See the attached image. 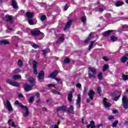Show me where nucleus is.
I'll use <instances>...</instances> for the list:
<instances>
[{
    "label": "nucleus",
    "mask_w": 128,
    "mask_h": 128,
    "mask_svg": "<svg viewBox=\"0 0 128 128\" xmlns=\"http://www.w3.org/2000/svg\"><path fill=\"white\" fill-rule=\"evenodd\" d=\"M88 70V76L90 80H92L94 82L96 79V68L92 67H89Z\"/></svg>",
    "instance_id": "f257e3e1"
},
{
    "label": "nucleus",
    "mask_w": 128,
    "mask_h": 128,
    "mask_svg": "<svg viewBox=\"0 0 128 128\" xmlns=\"http://www.w3.org/2000/svg\"><path fill=\"white\" fill-rule=\"evenodd\" d=\"M15 104H16V106H18L20 108H22V110H25L26 112L24 114V118H26L27 116H28L30 114V112H28V106L22 105V103H20L18 100L15 101Z\"/></svg>",
    "instance_id": "f03ea898"
},
{
    "label": "nucleus",
    "mask_w": 128,
    "mask_h": 128,
    "mask_svg": "<svg viewBox=\"0 0 128 128\" xmlns=\"http://www.w3.org/2000/svg\"><path fill=\"white\" fill-rule=\"evenodd\" d=\"M6 82L7 84H9L10 86H16V88H18L20 86V83L18 82H14L13 80L8 79L6 80Z\"/></svg>",
    "instance_id": "7ed1b4c3"
},
{
    "label": "nucleus",
    "mask_w": 128,
    "mask_h": 128,
    "mask_svg": "<svg viewBox=\"0 0 128 128\" xmlns=\"http://www.w3.org/2000/svg\"><path fill=\"white\" fill-rule=\"evenodd\" d=\"M30 34L32 36H44L42 32H40V30H34L31 31Z\"/></svg>",
    "instance_id": "20e7f679"
},
{
    "label": "nucleus",
    "mask_w": 128,
    "mask_h": 128,
    "mask_svg": "<svg viewBox=\"0 0 128 128\" xmlns=\"http://www.w3.org/2000/svg\"><path fill=\"white\" fill-rule=\"evenodd\" d=\"M122 102L123 104L124 108L126 110L128 108V97L126 96H123L122 98Z\"/></svg>",
    "instance_id": "39448f33"
},
{
    "label": "nucleus",
    "mask_w": 128,
    "mask_h": 128,
    "mask_svg": "<svg viewBox=\"0 0 128 128\" xmlns=\"http://www.w3.org/2000/svg\"><path fill=\"white\" fill-rule=\"evenodd\" d=\"M112 96H115V98H114V102H118L120 98V92L118 91H115L112 94Z\"/></svg>",
    "instance_id": "423d86ee"
},
{
    "label": "nucleus",
    "mask_w": 128,
    "mask_h": 128,
    "mask_svg": "<svg viewBox=\"0 0 128 128\" xmlns=\"http://www.w3.org/2000/svg\"><path fill=\"white\" fill-rule=\"evenodd\" d=\"M32 64L34 74H38V68L36 67L38 66V62L36 60H33L32 62Z\"/></svg>",
    "instance_id": "0eeeda50"
},
{
    "label": "nucleus",
    "mask_w": 128,
    "mask_h": 128,
    "mask_svg": "<svg viewBox=\"0 0 128 128\" xmlns=\"http://www.w3.org/2000/svg\"><path fill=\"white\" fill-rule=\"evenodd\" d=\"M38 80L40 82H42V81L40 80L44 78V71L42 70L38 73Z\"/></svg>",
    "instance_id": "6e6552de"
},
{
    "label": "nucleus",
    "mask_w": 128,
    "mask_h": 128,
    "mask_svg": "<svg viewBox=\"0 0 128 128\" xmlns=\"http://www.w3.org/2000/svg\"><path fill=\"white\" fill-rule=\"evenodd\" d=\"M58 74V70H56L48 76V78H56V76Z\"/></svg>",
    "instance_id": "1a4fd4ad"
},
{
    "label": "nucleus",
    "mask_w": 128,
    "mask_h": 128,
    "mask_svg": "<svg viewBox=\"0 0 128 128\" xmlns=\"http://www.w3.org/2000/svg\"><path fill=\"white\" fill-rule=\"evenodd\" d=\"M103 104H104V108H110V106H112V104L109 102H108V98H104L103 99Z\"/></svg>",
    "instance_id": "9d476101"
},
{
    "label": "nucleus",
    "mask_w": 128,
    "mask_h": 128,
    "mask_svg": "<svg viewBox=\"0 0 128 128\" xmlns=\"http://www.w3.org/2000/svg\"><path fill=\"white\" fill-rule=\"evenodd\" d=\"M6 108L8 109V112H12V106L10 102L8 100H6Z\"/></svg>",
    "instance_id": "9b49d317"
},
{
    "label": "nucleus",
    "mask_w": 128,
    "mask_h": 128,
    "mask_svg": "<svg viewBox=\"0 0 128 128\" xmlns=\"http://www.w3.org/2000/svg\"><path fill=\"white\" fill-rule=\"evenodd\" d=\"M94 94H96V92H94V90H91L89 91L88 96L91 100H94Z\"/></svg>",
    "instance_id": "f8f14e48"
},
{
    "label": "nucleus",
    "mask_w": 128,
    "mask_h": 128,
    "mask_svg": "<svg viewBox=\"0 0 128 128\" xmlns=\"http://www.w3.org/2000/svg\"><path fill=\"white\" fill-rule=\"evenodd\" d=\"M28 80L30 84L29 85L31 86L32 87L34 86V84H36V79L32 77H29Z\"/></svg>",
    "instance_id": "ddd939ff"
},
{
    "label": "nucleus",
    "mask_w": 128,
    "mask_h": 128,
    "mask_svg": "<svg viewBox=\"0 0 128 128\" xmlns=\"http://www.w3.org/2000/svg\"><path fill=\"white\" fill-rule=\"evenodd\" d=\"M72 20H68L67 22L65 27L64 28V30H68L70 28V26H72Z\"/></svg>",
    "instance_id": "4468645a"
},
{
    "label": "nucleus",
    "mask_w": 128,
    "mask_h": 128,
    "mask_svg": "<svg viewBox=\"0 0 128 128\" xmlns=\"http://www.w3.org/2000/svg\"><path fill=\"white\" fill-rule=\"evenodd\" d=\"M32 86L28 84V83L25 84L24 86V90L25 92H30V90H32Z\"/></svg>",
    "instance_id": "2eb2a0df"
},
{
    "label": "nucleus",
    "mask_w": 128,
    "mask_h": 128,
    "mask_svg": "<svg viewBox=\"0 0 128 128\" xmlns=\"http://www.w3.org/2000/svg\"><path fill=\"white\" fill-rule=\"evenodd\" d=\"M5 18H6V22H7L12 24V20H14L12 16H6Z\"/></svg>",
    "instance_id": "dca6fc26"
},
{
    "label": "nucleus",
    "mask_w": 128,
    "mask_h": 128,
    "mask_svg": "<svg viewBox=\"0 0 128 128\" xmlns=\"http://www.w3.org/2000/svg\"><path fill=\"white\" fill-rule=\"evenodd\" d=\"M67 108L68 107L66 106L62 105L56 108V112H60V110H62V112H66Z\"/></svg>",
    "instance_id": "f3484780"
},
{
    "label": "nucleus",
    "mask_w": 128,
    "mask_h": 128,
    "mask_svg": "<svg viewBox=\"0 0 128 128\" xmlns=\"http://www.w3.org/2000/svg\"><path fill=\"white\" fill-rule=\"evenodd\" d=\"M34 14L30 12H27L26 14V16L28 20L30 18H34Z\"/></svg>",
    "instance_id": "a211bd4d"
},
{
    "label": "nucleus",
    "mask_w": 128,
    "mask_h": 128,
    "mask_svg": "<svg viewBox=\"0 0 128 128\" xmlns=\"http://www.w3.org/2000/svg\"><path fill=\"white\" fill-rule=\"evenodd\" d=\"M112 32H114V30H108L103 33V36L106 37L108 36Z\"/></svg>",
    "instance_id": "6ab92c4d"
},
{
    "label": "nucleus",
    "mask_w": 128,
    "mask_h": 128,
    "mask_svg": "<svg viewBox=\"0 0 128 128\" xmlns=\"http://www.w3.org/2000/svg\"><path fill=\"white\" fill-rule=\"evenodd\" d=\"M11 5L13 7V8H15L16 10L18 9V4H16V0H12Z\"/></svg>",
    "instance_id": "aec40b11"
},
{
    "label": "nucleus",
    "mask_w": 128,
    "mask_h": 128,
    "mask_svg": "<svg viewBox=\"0 0 128 128\" xmlns=\"http://www.w3.org/2000/svg\"><path fill=\"white\" fill-rule=\"evenodd\" d=\"M124 2L122 1H117L115 4L116 6H124Z\"/></svg>",
    "instance_id": "412c9836"
},
{
    "label": "nucleus",
    "mask_w": 128,
    "mask_h": 128,
    "mask_svg": "<svg viewBox=\"0 0 128 128\" xmlns=\"http://www.w3.org/2000/svg\"><path fill=\"white\" fill-rule=\"evenodd\" d=\"M92 34L90 33L89 34L88 38H86L85 40H84L83 42H84V44H88V42H90V40H92Z\"/></svg>",
    "instance_id": "4be33fe9"
},
{
    "label": "nucleus",
    "mask_w": 128,
    "mask_h": 128,
    "mask_svg": "<svg viewBox=\"0 0 128 128\" xmlns=\"http://www.w3.org/2000/svg\"><path fill=\"white\" fill-rule=\"evenodd\" d=\"M128 57L126 56V54L122 56V58H120V62L122 63V64H124V62H128Z\"/></svg>",
    "instance_id": "5701e85b"
},
{
    "label": "nucleus",
    "mask_w": 128,
    "mask_h": 128,
    "mask_svg": "<svg viewBox=\"0 0 128 128\" xmlns=\"http://www.w3.org/2000/svg\"><path fill=\"white\" fill-rule=\"evenodd\" d=\"M6 44H10V42L8 41H6V40H0V46H6Z\"/></svg>",
    "instance_id": "b1692460"
},
{
    "label": "nucleus",
    "mask_w": 128,
    "mask_h": 128,
    "mask_svg": "<svg viewBox=\"0 0 128 128\" xmlns=\"http://www.w3.org/2000/svg\"><path fill=\"white\" fill-rule=\"evenodd\" d=\"M12 78L15 80H20V78H22V76L18 74H14Z\"/></svg>",
    "instance_id": "393cba45"
},
{
    "label": "nucleus",
    "mask_w": 128,
    "mask_h": 128,
    "mask_svg": "<svg viewBox=\"0 0 128 128\" xmlns=\"http://www.w3.org/2000/svg\"><path fill=\"white\" fill-rule=\"evenodd\" d=\"M80 95H78V99L76 100V106H80Z\"/></svg>",
    "instance_id": "a878e982"
},
{
    "label": "nucleus",
    "mask_w": 128,
    "mask_h": 128,
    "mask_svg": "<svg viewBox=\"0 0 128 128\" xmlns=\"http://www.w3.org/2000/svg\"><path fill=\"white\" fill-rule=\"evenodd\" d=\"M68 100L69 102H72V93L68 94Z\"/></svg>",
    "instance_id": "bb28decb"
},
{
    "label": "nucleus",
    "mask_w": 128,
    "mask_h": 128,
    "mask_svg": "<svg viewBox=\"0 0 128 128\" xmlns=\"http://www.w3.org/2000/svg\"><path fill=\"white\" fill-rule=\"evenodd\" d=\"M64 40V38L61 36L56 41V44H60Z\"/></svg>",
    "instance_id": "cd10ccee"
},
{
    "label": "nucleus",
    "mask_w": 128,
    "mask_h": 128,
    "mask_svg": "<svg viewBox=\"0 0 128 128\" xmlns=\"http://www.w3.org/2000/svg\"><path fill=\"white\" fill-rule=\"evenodd\" d=\"M94 42H96V40L91 42L90 45L88 46V50H90L92 48V46H94Z\"/></svg>",
    "instance_id": "c85d7f7f"
},
{
    "label": "nucleus",
    "mask_w": 128,
    "mask_h": 128,
    "mask_svg": "<svg viewBox=\"0 0 128 128\" xmlns=\"http://www.w3.org/2000/svg\"><path fill=\"white\" fill-rule=\"evenodd\" d=\"M74 112V106L72 105L70 106L69 110H67L68 114H72Z\"/></svg>",
    "instance_id": "c756f323"
},
{
    "label": "nucleus",
    "mask_w": 128,
    "mask_h": 128,
    "mask_svg": "<svg viewBox=\"0 0 128 128\" xmlns=\"http://www.w3.org/2000/svg\"><path fill=\"white\" fill-rule=\"evenodd\" d=\"M110 40H111L112 42H118V38H116L114 36H112L110 37Z\"/></svg>",
    "instance_id": "7c9ffc66"
},
{
    "label": "nucleus",
    "mask_w": 128,
    "mask_h": 128,
    "mask_svg": "<svg viewBox=\"0 0 128 128\" xmlns=\"http://www.w3.org/2000/svg\"><path fill=\"white\" fill-rule=\"evenodd\" d=\"M118 120H115L112 124V128H116V126H118Z\"/></svg>",
    "instance_id": "2f4dec72"
},
{
    "label": "nucleus",
    "mask_w": 128,
    "mask_h": 128,
    "mask_svg": "<svg viewBox=\"0 0 128 128\" xmlns=\"http://www.w3.org/2000/svg\"><path fill=\"white\" fill-rule=\"evenodd\" d=\"M108 68V64H104L102 70V72H106Z\"/></svg>",
    "instance_id": "473e14b6"
},
{
    "label": "nucleus",
    "mask_w": 128,
    "mask_h": 128,
    "mask_svg": "<svg viewBox=\"0 0 128 128\" xmlns=\"http://www.w3.org/2000/svg\"><path fill=\"white\" fill-rule=\"evenodd\" d=\"M96 92L98 94L99 96H100V94H102V88H100V86L98 87Z\"/></svg>",
    "instance_id": "72a5a7b5"
},
{
    "label": "nucleus",
    "mask_w": 128,
    "mask_h": 128,
    "mask_svg": "<svg viewBox=\"0 0 128 128\" xmlns=\"http://www.w3.org/2000/svg\"><path fill=\"white\" fill-rule=\"evenodd\" d=\"M98 78L100 80H102V72H100L98 75Z\"/></svg>",
    "instance_id": "f704fd0d"
},
{
    "label": "nucleus",
    "mask_w": 128,
    "mask_h": 128,
    "mask_svg": "<svg viewBox=\"0 0 128 128\" xmlns=\"http://www.w3.org/2000/svg\"><path fill=\"white\" fill-rule=\"evenodd\" d=\"M123 80H128V75H126L124 74H123L122 76Z\"/></svg>",
    "instance_id": "c9c22d12"
},
{
    "label": "nucleus",
    "mask_w": 128,
    "mask_h": 128,
    "mask_svg": "<svg viewBox=\"0 0 128 128\" xmlns=\"http://www.w3.org/2000/svg\"><path fill=\"white\" fill-rule=\"evenodd\" d=\"M28 22L30 26H34V20L32 18L28 20Z\"/></svg>",
    "instance_id": "e433bc0d"
},
{
    "label": "nucleus",
    "mask_w": 128,
    "mask_h": 128,
    "mask_svg": "<svg viewBox=\"0 0 128 128\" xmlns=\"http://www.w3.org/2000/svg\"><path fill=\"white\" fill-rule=\"evenodd\" d=\"M94 120H91L90 122V124L86 126V128H90L91 126H94Z\"/></svg>",
    "instance_id": "4c0bfd02"
},
{
    "label": "nucleus",
    "mask_w": 128,
    "mask_h": 128,
    "mask_svg": "<svg viewBox=\"0 0 128 128\" xmlns=\"http://www.w3.org/2000/svg\"><path fill=\"white\" fill-rule=\"evenodd\" d=\"M64 64H70V58H66L64 60Z\"/></svg>",
    "instance_id": "58836bf2"
},
{
    "label": "nucleus",
    "mask_w": 128,
    "mask_h": 128,
    "mask_svg": "<svg viewBox=\"0 0 128 128\" xmlns=\"http://www.w3.org/2000/svg\"><path fill=\"white\" fill-rule=\"evenodd\" d=\"M23 64L24 63L22 62V61L20 60H18V66H20V68H21V66H22Z\"/></svg>",
    "instance_id": "ea45409f"
},
{
    "label": "nucleus",
    "mask_w": 128,
    "mask_h": 128,
    "mask_svg": "<svg viewBox=\"0 0 128 128\" xmlns=\"http://www.w3.org/2000/svg\"><path fill=\"white\" fill-rule=\"evenodd\" d=\"M108 120L112 121V120H114V116L112 115H110L108 116Z\"/></svg>",
    "instance_id": "a19ab883"
},
{
    "label": "nucleus",
    "mask_w": 128,
    "mask_h": 128,
    "mask_svg": "<svg viewBox=\"0 0 128 128\" xmlns=\"http://www.w3.org/2000/svg\"><path fill=\"white\" fill-rule=\"evenodd\" d=\"M34 100V96L30 97L29 99L30 104H32Z\"/></svg>",
    "instance_id": "79ce46f5"
},
{
    "label": "nucleus",
    "mask_w": 128,
    "mask_h": 128,
    "mask_svg": "<svg viewBox=\"0 0 128 128\" xmlns=\"http://www.w3.org/2000/svg\"><path fill=\"white\" fill-rule=\"evenodd\" d=\"M46 15H42L40 17V20L42 22H44V20H46Z\"/></svg>",
    "instance_id": "37998d69"
},
{
    "label": "nucleus",
    "mask_w": 128,
    "mask_h": 128,
    "mask_svg": "<svg viewBox=\"0 0 128 128\" xmlns=\"http://www.w3.org/2000/svg\"><path fill=\"white\" fill-rule=\"evenodd\" d=\"M81 20L83 24H84L86 22V17L84 16H82Z\"/></svg>",
    "instance_id": "c03bdc74"
},
{
    "label": "nucleus",
    "mask_w": 128,
    "mask_h": 128,
    "mask_svg": "<svg viewBox=\"0 0 128 128\" xmlns=\"http://www.w3.org/2000/svg\"><path fill=\"white\" fill-rule=\"evenodd\" d=\"M128 24H124L123 26V27H122L123 30H128Z\"/></svg>",
    "instance_id": "a18cd8bd"
},
{
    "label": "nucleus",
    "mask_w": 128,
    "mask_h": 128,
    "mask_svg": "<svg viewBox=\"0 0 128 128\" xmlns=\"http://www.w3.org/2000/svg\"><path fill=\"white\" fill-rule=\"evenodd\" d=\"M56 84H49L48 86V88H52V86H54V88H56Z\"/></svg>",
    "instance_id": "49530a36"
},
{
    "label": "nucleus",
    "mask_w": 128,
    "mask_h": 128,
    "mask_svg": "<svg viewBox=\"0 0 128 128\" xmlns=\"http://www.w3.org/2000/svg\"><path fill=\"white\" fill-rule=\"evenodd\" d=\"M102 58H103L104 60H105V62H108V57H106V56H104L102 57Z\"/></svg>",
    "instance_id": "de8ad7c7"
},
{
    "label": "nucleus",
    "mask_w": 128,
    "mask_h": 128,
    "mask_svg": "<svg viewBox=\"0 0 128 128\" xmlns=\"http://www.w3.org/2000/svg\"><path fill=\"white\" fill-rule=\"evenodd\" d=\"M42 52L44 56H46V50H42Z\"/></svg>",
    "instance_id": "09e8293b"
},
{
    "label": "nucleus",
    "mask_w": 128,
    "mask_h": 128,
    "mask_svg": "<svg viewBox=\"0 0 128 128\" xmlns=\"http://www.w3.org/2000/svg\"><path fill=\"white\" fill-rule=\"evenodd\" d=\"M58 92L56 90H52V94H58Z\"/></svg>",
    "instance_id": "8fccbe9b"
},
{
    "label": "nucleus",
    "mask_w": 128,
    "mask_h": 128,
    "mask_svg": "<svg viewBox=\"0 0 128 128\" xmlns=\"http://www.w3.org/2000/svg\"><path fill=\"white\" fill-rule=\"evenodd\" d=\"M10 126H13V128H16V124H14V122H12Z\"/></svg>",
    "instance_id": "3c124183"
},
{
    "label": "nucleus",
    "mask_w": 128,
    "mask_h": 128,
    "mask_svg": "<svg viewBox=\"0 0 128 128\" xmlns=\"http://www.w3.org/2000/svg\"><path fill=\"white\" fill-rule=\"evenodd\" d=\"M20 72V69H16L14 70L15 74H18V72Z\"/></svg>",
    "instance_id": "603ef678"
},
{
    "label": "nucleus",
    "mask_w": 128,
    "mask_h": 128,
    "mask_svg": "<svg viewBox=\"0 0 128 128\" xmlns=\"http://www.w3.org/2000/svg\"><path fill=\"white\" fill-rule=\"evenodd\" d=\"M76 88H82V84H80V83H78L76 84Z\"/></svg>",
    "instance_id": "864d4df0"
},
{
    "label": "nucleus",
    "mask_w": 128,
    "mask_h": 128,
    "mask_svg": "<svg viewBox=\"0 0 128 128\" xmlns=\"http://www.w3.org/2000/svg\"><path fill=\"white\" fill-rule=\"evenodd\" d=\"M32 48H38V46L36 44H32Z\"/></svg>",
    "instance_id": "5fc2aeb1"
},
{
    "label": "nucleus",
    "mask_w": 128,
    "mask_h": 128,
    "mask_svg": "<svg viewBox=\"0 0 128 128\" xmlns=\"http://www.w3.org/2000/svg\"><path fill=\"white\" fill-rule=\"evenodd\" d=\"M12 119H10L8 120V124L9 126H10L12 124Z\"/></svg>",
    "instance_id": "6e6d98bb"
},
{
    "label": "nucleus",
    "mask_w": 128,
    "mask_h": 128,
    "mask_svg": "<svg viewBox=\"0 0 128 128\" xmlns=\"http://www.w3.org/2000/svg\"><path fill=\"white\" fill-rule=\"evenodd\" d=\"M54 80H56V82H60V78H58L56 77L54 78Z\"/></svg>",
    "instance_id": "4d7b16f0"
},
{
    "label": "nucleus",
    "mask_w": 128,
    "mask_h": 128,
    "mask_svg": "<svg viewBox=\"0 0 128 128\" xmlns=\"http://www.w3.org/2000/svg\"><path fill=\"white\" fill-rule=\"evenodd\" d=\"M112 112L113 114H118V110H112Z\"/></svg>",
    "instance_id": "13d9d810"
},
{
    "label": "nucleus",
    "mask_w": 128,
    "mask_h": 128,
    "mask_svg": "<svg viewBox=\"0 0 128 128\" xmlns=\"http://www.w3.org/2000/svg\"><path fill=\"white\" fill-rule=\"evenodd\" d=\"M68 6L66 5L64 8V10H68Z\"/></svg>",
    "instance_id": "bf43d9fd"
},
{
    "label": "nucleus",
    "mask_w": 128,
    "mask_h": 128,
    "mask_svg": "<svg viewBox=\"0 0 128 128\" xmlns=\"http://www.w3.org/2000/svg\"><path fill=\"white\" fill-rule=\"evenodd\" d=\"M42 110H44V112H48V108L46 107H43Z\"/></svg>",
    "instance_id": "052dcab7"
},
{
    "label": "nucleus",
    "mask_w": 128,
    "mask_h": 128,
    "mask_svg": "<svg viewBox=\"0 0 128 128\" xmlns=\"http://www.w3.org/2000/svg\"><path fill=\"white\" fill-rule=\"evenodd\" d=\"M100 126H102V124L97 125V126H96V128H100Z\"/></svg>",
    "instance_id": "680f3d73"
},
{
    "label": "nucleus",
    "mask_w": 128,
    "mask_h": 128,
    "mask_svg": "<svg viewBox=\"0 0 128 128\" xmlns=\"http://www.w3.org/2000/svg\"><path fill=\"white\" fill-rule=\"evenodd\" d=\"M18 98H22L24 96V95H22V94H20L18 95Z\"/></svg>",
    "instance_id": "e2e57ef3"
},
{
    "label": "nucleus",
    "mask_w": 128,
    "mask_h": 128,
    "mask_svg": "<svg viewBox=\"0 0 128 128\" xmlns=\"http://www.w3.org/2000/svg\"><path fill=\"white\" fill-rule=\"evenodd\" d=\"M36 96H37V98H38L40 96V93H36L35 94Z\"/></svg>",
    "instance_id": "0e129e2a"
},
{
    "label": "nucleus",
    "mask_w": 128,
    "mask_h": 128,
    "mask_svg": "<svg viewBox=\"0 0 128 128\" xmlns=\"http://www.w3.org/2000/svg\"><path fill=\"white\" fill-rule=\"evenodd\" d=\"M99 12H104V8H99Z\"/></svg>",
    "instance_id": "69168bd1"
},
{
    "label": "nucleus",
    "mask_w": 128,
    "mask_h": 128,
    "mask_svg": "<svg viewBox=\"0 0 128 128\" xmlns=\"http://www.w3.org/2000/svg\"><path fill=\"white\" fill-rule=\"evenodd\" d=\"M124 126H128V121H126L124 123Z\"/></svg>",
    "instance_id": "338daca9"
},
{
    "label": "nucleus",
    "mask_w": 128,
    "mask_h": 128,
    "mask_svg": "<svg viewBox=\"0 0 128 128\" xmlns=\"http://www.w3.org/2000/svg\"><path fill=\"white\" fill-rule=\"evenodd\" d=\"M90 128H96V126L94 124V125H92L91 126H90Z\"/></svg>",
    "instance_id": "774afa93"
}]
</instances>
